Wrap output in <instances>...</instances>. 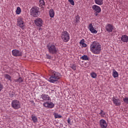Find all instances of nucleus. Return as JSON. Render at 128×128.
Here are the masks:
<instances>
[{"mask_svg": "<svg viewBox=\"0 0 128 128\" xmlns=\"http://www.w3.org/2000/svg\"><path fill=\"white\" fill-rule=\"evenodd\" d=\"M90 50L94 54H100L102 52V45L96 42H94L90 44Z\"/></svg>", "mask_w": 128, "mask_h": 128, "instance_id": "nucleus-1", "label": "nucleus"}, {"mask_svg": "<svg viewBox=\"0 0 128 128\" xmlns=\"http://www.w3.org/2000/svg\"><path fill=\"white\" fill-rule=\"evenodd\" d=\"M62 75L60 72L54 71L52 72L50 78H48V82H52V84H54L56 82H58V80L60 78V76Z\"/></svg>", "mask_w": 128, "mask_h": 128, "instance_id": "nucleus-2", "label": "nucleus"}, {"mask_svg": "<svg viewBox=\"0 0 128 128\" xmlns=\"http://www.w3.org/2000/svg\"><path fill=\"white\" fill-rule=\"evenodd\" d=\"M46 48L49 54H50L54 56L58 52V48L54 44H48Z\"/></svg>", "mask_w": 128, "mask_h": 128, "instance_id": "nucleus-3", "label": "nucleus"}, {"mask_svg": "<svg viewBox=\"0 0 128 128\" xmlns=\"http://www.w3.org/2000/svg\"><path fill=\"white\" fill-rule=\"evenodd\" d=\"M30 14L31 16L36 18V16H38L40 14V8L36 6H34L30 9Z\"/></svg>", "mask_w": 128, "mask_h": 128, "instance_id": "nucleus-4", "label": "nucleus"}, {"mask_svg": "<svg viewBox=\"0 0 128 128\" xmlns=\"http://www.w3.org/2000/svg\"><path fill=\"white\" fill-rule=\"evenodd\" d=\"M61 38L64 42H68L70 40V34L67 31H64L61 34Z\"/></svg>", "mask_w": 128, "mask_h": 128, "instance_id": "nucleus-5", "label": "nucleus"}, {"mask_svg": "<svg viewBox=\"0 0 128 128\" xmlns=\"http://www.w3.org/2000/svg\"><path fill=\"white\" fill-rule=\"evenodd\" d=\"M12 107L14 110H18V108H20V102L18 100H13L12 102Z\"/></svg>", "mask_w": 128, "mask_h": 128, "instance_id": "nucleus-6", "label": "nucleus"}, {"mask_svg": "<svg viewBox=\"0 0 128 128\" xmlns=\"http://www.w3.org/2000/svg\"><path fill=\"white\" fill-rule=\"evenodd\" d=\"M34 24L37 26H39V28H40V26H42V22H44V21H42V20L40 18H36L34 20Z\"/></svg>", "mask_w": 128, "mask_h": 128, "instance_id": "nucleus-7", "label": "nucleus"}, {"mask_svg": "<svg viewBox=\"0 0 128 128\" xmlns=\"http://www.w3.org/2000/svg\"><path fill=\"white\" fill-rule=\"evenodd\" d=\"M112 100L113 103L114 104H115V106H118L122 104V103L120 102V100L119 98H116V97L114 96Z\"/></svg>", "mask_w": 128, "mask_h": 128, "instance_id": "nucleus-8", "label": "nucleus"}, {"mask_svg": "<svg viewBox=\"0 0 128 128\" xmlns=\"http://www.w3.org/2000/svg\"><path fill=\"white\" fill-rule=\"evenodd\" d=\"M100 126L102 128H108V124L106 120L102 119L100 120Z\"/></svg>", "mask_w": 128, "mask_h": 128, "instance_id": "nucleus-9", "label": "nucleus"}, {"mask_svg": "<svg viewBox=\"0 0 128 128\" xmlns=\"http://www.w3.org/2000/svg\"><path fill=\"white\" fill-rule=\"evenodd\" d=\"M92 10H94L95 12H98V14H100V12H102V9L100 7L98 6L97 5H94L92 6Z\"/></svg>", "mask_w": 128, "mask_h": 128, "instance_id": "nucleus-10", "label": "nucleus"}, {"mask_svg": "<svg viewBox=\"0 0 128 128\" xmlns=\"http://www.w3.org/2000/svg\"><path fill=\"white\" fill-rule=\"evenodd\" d=\"M106 30L108 32H112L114 30V26L111 24H108L106 26Z\"/></svg>", "mask_w": 128, "mask_h": 128, "instance_id": "nucleus-11", "label": "nucleus"}, {"mask_svg": "<svg viewBox=\"0 0 128 128\" xmlns=\"http://www.w3.org/2000/svg\"><path fill=\"white\" fill-rule=\"evenodd\" d=\"M12 54L14 56H21L22 52L18 50H12Z\"/></svg>", "mask_w": 128, "mask_h": 128, "instance_id": "nucleus-12", "label": "nucleus"}, {"mask_svg": "<svg viewBox=\"0 0 128 128\" xmlns=\"http://www.w3.org/2000/svg\"><path fill=\"white\" fill-rule=\"evenodd\" d=\"M40 100H50V96L48 94H42L41 96Z\"/></svg>", "mask_w": 128, "mask_h": 128, "instance_id": "nucleus-13", "label": "nucleus"}, {"mask_svg": "<svg viewBox=\"0 0 128 128\" xmlns=\"http://www.w3.org/2000/svg\"><path fill=\"white\" fill-rule=\"evenodd\" d=\"M18 24L22 28V30H24V21L22 20V19H20L18 21Z\"/></svg>", "mask_w": 128, "mask_h": 128, "instance_id": "nucleus-14", "label": "nucleus"}, {"mask_svg": "<svg viewBox=\"0 0 128 128\" xmlns=\"http://www.w3.org/2000/svg\"><path fill=\"white\" fill-rule=\"evenodd\" d=\"M88 28L90 32H92V34H98V31L94 30V28L92 24H89Z\"/></svg>", "mask_w": 128, "mask_h": 128, "instance_id": "nucleus-15", "label": "nucleus"}, {"mask_svg": "<svg viewBox=\"0 0 128 128\" xmlns=\"http://www.w3.org/2000/svg\"><path fill=\"white\" fill-rule=\"evenodd\" d=\"M121 40L123 42H128V36L126 35H123L121 37Z\"/></svg>", "mask_w": 128, "mask_h": 128, "instance_id": "nucleus-16", "label": "nucleus"}, {"mask_svg": "<svg viewBox=\"0 0 128 128\" xmlns=\"http://www.w3.org/2000/svg\"><path fill=\"white\" fill-rule=\"evenodd\" d=\"M94 2L98 6H102L104 4V0H94Z\"/></svg>", "mask_w": 128, "mask_h": 128, "instance_id": "nucleus-17", "label": "nucleus"}, {"mask_svg": "<svg viewBox=\"0 0 128 128\" xmlns=\"http://www.w3.org/2000/svg\"><path fill=\"white\" fill-rule=\"evenodd\" d=\"M49 16L50 18H54V9L49 10Z\"/></svg>", "mask_w": 128, "mask_h": 128, "instance_id": "nucleus-18", "label": "nucleus"}, {"mask_svg": "<svg viewBox=\"0 0 128 128\" xmlns=\"http://www.w3.org/2000/svg\"><path fill=\"white\" fill-rule=\"evenodd\" d=\"M31 118L34 122H38V118L35 115L32 114L31 116Z\"/></svg>", "mask_w": 128, "mask_h": 128, "instance_id": "nucleus-19", "label": "nucleus"}, {"mask_svg": "<svg viewBox=\"0 0 128 128\" xmlns=\"http://www.w3.org/2000/svg\"><path fill=\"white\" fill-rule=\"evenodd\" d=\"M80 16L78 15L77 16H76L74 18V23L76 24H80Z\"/></svg>", "mask_w": 128, "mask_h": 128, "instance_id": "nucleus-20", "label": "nucleus"}, {"mask_svg": "<svg viewBox=\"0 0 128 128\" xmlns=\"http://www.w3.org/2000/svg\"><path fill=\"white\" fill-rule=\"evenodd\" d=\"M112 72H113L112 76H114V78H116L118 76V72H116V70L113 69Z\"/></svg>", "mask_w": 128, "mask_h": 128, "instance_id": "nucleus-21", "label": "nucleus"}, {"mask_svg": "<svg viewBox=\"0 0 128 128\" xmlns=\"http://www.w3.org/2000/svg\"><path fill=\"white\" fill-rule=\"evenodd\" d=\"M54 107V103H52V102H48V108H52Z\"/></svg>", "mask_w": 128, "mask_h": 128, "instance_id": "nucleus-22", "label": "nucleus"}, {"mask_svg": "<svg viewBox=\"0 0 128 128\" xmlns=\"http://www.w3.org/2000/svg\"><path fill=\"white\" fill-rule=\"evenodd\" d=\"M40 8H44V0H40Z\"/></svg>", "mask_w": 128, "mask_h": 128, "instance_id": "nucleus-23", "label": "nucleus"}, {"mask_svg": "<svg viewBox=\"0 0 128 128\" xmlns=\"http://www.w3.org/2000/svg\"><path fill=\"white\" fill-rule=\"evenodd\" d=\"M54 116L55 118H62V116L59 115L58 113H54Z\"/></svg>", "mask_w": 128, "mask_h": 128, "instance_id": "nucleus-24", "label": "nucleus"}, {"mask_svg": "<svg viewBox=\"0 0 128 128\" xmlns=\"http://www.w3.org/2000/svg\"><path fill=\"white\" fill-rule=\"evenodd\" d=\"M16 82H24V79H22V78L20 77L18 79L15 80Z\"/></svg>", "mask_w": 128, "mask_h": 128, "instance_id": "nucleus-25", "label": "nucleus"}, {"mask_svg": "<svg viewBox=\"0 0 128 128\" xmlns=\"http://www.w3.org/2000/svg\"><path fill=\"white\" fill-rule=\"evenodd\" d=\"M81 58L83 60H88V57L86 55H84L81 57Z\"/></svg>", "mask_w": 128, "mask_h": 128, "instance_id": "nucleus-26", "label": "nucleus"}, {"mask_svg": "<svg viewBox=\"0 0 128 128\" xmlns=\"http://www.w3.org/2000/svg\"><path fill=\"white\" fill-rule=\"evenodd\" d=\"M20 12H22V9H20V8L18 7L16 10V14H20Z\"/></svg>", "mask_w": 128, "mask_h": 128, "instance_id": "nucleus-27", "label": "nucleus"}, {"mask_svg": "<svg viewBox=\"0 0 128 128\" xmlns=\"http://www.w3.org/2000/svg\"><path fill=\"white\" fill-rule=\"evenodd\" d=\"M4 76V78H7V80H12V77L10 75H8V74H5Z\"/></svg>", "mask_w": 128, "mask_h": 128, "instance_id": "nucleus-28", "label": "nucleus"}, {"mask_svg": "<svg viewBox=\"0 0 128 128\" xmlns=\"http://www.w3.org/2000/svg\"><path fill=\"white\" fill-rule=\"evenodd\" d=\"M15 94L12 91H10L9 92V95L10 98H14V96Z\"/></svg>", "mask_w": 128, "mask_h": 128, "instance_id": "nucleus-29", "label": "nucleus"}, {"mask_svg": "<svg viewBox=\"0 0 128 128\" xmlns=\"http://www.w3.org/2000/svg\"><path fill=\"white\" fill-rule=\"evenodd\" d=\"M90 75L92 78H96V74L94 72L91 73Z\"/></svg>", "mask_w": 128, "mask_h": 128, "instance_id": "nucleus-30", "label": "nucleus"}, {"mask_svg": "<svg viewBox=\"0 0 128 128\" xmlns=\"http://www.w3.org/2000/svg\"><path fill=\"white\" fill-rule=\"evenodd\" d=\"M46 58L47 60H52V56L50 54H46Z\"/></svg>", "mask_w": 128, "mask_h": 128, "instance_id": "nucleus-31", "label": "nucleus"}, {"mask_svg": "<svg viewBox=\"0 0 128 128\" xmlns=\"http://www.w3.org/2000/svg\"><path fill=\"white\" fill-rule=\"evenodd\" d=\"M43 105L44 106H45V108H48V102H44Z\"/></svg>", "mask_w": 128, "mask_h": 128, "instance_id": "nucleus-32", "label": "nucleus"}, {"mask_svg": "<svg viewBox=\"0 0 128 128\" xmlns=\"http://www.w3.org/2000/svg\"><path fill=\"white\" fill-rule=\"evenodd\" d=\"M70 68L73 70H76V66L74 64H72Z\"/></svg>", "mask_w": 128, "mask_h": 128, "instance_id": "nucleus-33", "label": "nucleus"}, {"mask_svg": "<svg viewBox=\"0 0 128 128\" xmlns=\"http://www.w3.org/2000/svg\"><path fill=\"white\" fill-rule=\"evenodd\" d=\"M68 2H69L70 4H72V6H74V0H68Z\"/></svg>", "mask_w": 128, "mask_h": 128, "instance_id": "nucleus-34", "label": "nucleus"}, {"mask_svg": "<svg viewBox=\"0 0 128 128\" xmlns=\"http://www.w3.org/2000/svg\"><path fill=\"white\" fill-rule=\"evenodd\" d=\"M124 102L128 104V98H125L123 99Z\"/></svg>", "mask_w": 128, "mask_h": 128, "instance_id": "nucleus-35", "label": "nucleus"}, {"mask_svg": "<svg viewBox=\"0 0 128 128\" xmlns=\"http://www.w3.org/2000/svg\"><path fill=\"white\" fill-rule=\"evenodd\" d=\"M99 114H100V116H102V114L103 116H104L106 115V112H104V110H100V112L99 113Z\"/></svg>", "mask_w": 128, "mask_h": 128, "instance_id": "nucleus-36", "label": "nucleus"}, {"mask_svg": "<svg viewBox=\"0 0 128 128\" xmlns=\"http://www.w3.org/2000/svg\"><path fill=\"white\" fill-rule=\"evenodd\" d=\"M4 86L2 84V82H0V92H2V90Z\"/></svg>", "mask_w": 128, "mask_h": 128, "instance_id": "nucleus-37", "label": "nucleus"}, {"mask_svg": "<svg viewBox=\"0 0 128 128\" xmlns=\"http://www.w3.org/2000/svg\"><path fill=\"white\" fill-rule=\"evenodd\" d=\"M67 122L68 124L72 125V124L70 123V118H68Z\"/></svg>", "mask_w": 128, "mask_h": 128, "instance_id": "nucleus-38", "label": "nucleus"}, {"mask_svg": "<svg viewBox=\"0 0 128 128\" xmlns=\"http://www.w3.org/2000/svg\"><path fill=\"white\" fill-rule=\"evenodd\" d=\"M84 40H81L80 42V44H81V45H82L83 44H84Z\"/></svg>", "mask_w": 128, "mask_h": 128, "instance_id": "nucleus-39", "label": "nucleus"}, {"mask_svg": "<svg viewBox=\"0 0 128 128\" xmlns=\"http://www.w3.org/2000/svg\"><path fill=\"white\" fill-rule=\"evenodd\" d=\"M82 46H83V48H86V44L84 43L82 44Z\"/></svg>", "mask_w": 128, "mask_h": 128, "instance_id": "nucleus-40", "label": "nucleus"}, {"mask_svg": "<svg viewBox=\"0 0 128 128\" xmlns=\"http://www.w3.org/2000/svg\"><path fill=\"white\" fill-rule=\"evenodd\" d=\"M94 14L96 16H98V12H96Z\"/></svg>", "mask_w": 128, "mask_h": 128, "instance_id": "nucleus-41", "label": "nucleus"}, {"mask_svg": "<svg viewBox=\"0 0 128 128\" xmlns=\"http://www.w3.org/2000/svg\"><path fill=\"white\" fill-rule=\"evenodd\" d=\"M39 30H40V28H39Z\"/></svg>", "mask_w": 128, "mask_h": 128, "instance_id": "nucleus-42", "label": "nucleus"}, {"mask_svg": "<svg viewBox=\"0 0 128 128\" xmlns=\"http://www.w3.org/2000/svg\"><path fill=\"white\" fill-rule=\"evenodd\" d=\"M39 30H40V28H39Z\"/></svg>", "mask_w": 128, "mask_h": 128, "instance_id": "nucleus-43", "label": "nucleus"}, {"mask_svg": "<svg viewBox=\"0 0 128 128\" xmlns=\"http://www.w3.org/2000/svg\"><path fill=\"white\" fill-rule=\"evenodd\" d=\"M54 90H52V92H54Z\"/></svg>", "mask_w": 128, "mask_h": 128, "instance_id": "nucleus-44", "label": "nucleus"}]
</instances>
